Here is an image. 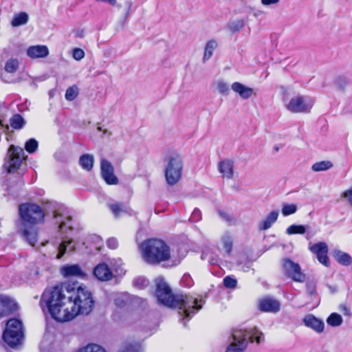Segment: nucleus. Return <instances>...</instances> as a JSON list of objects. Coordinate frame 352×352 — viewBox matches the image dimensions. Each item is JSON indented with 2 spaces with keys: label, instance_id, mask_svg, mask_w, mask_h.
I'll list each match as a JSON object with an SVG mask.
<instances>
[{
  "label": "nucleus",
  "instance_id": "1",
  "mask_svg": "<svg viewBox=\"0 0 352 352\" xmlns=\"http://www.w3.org/2000/svg\"><path fill=\"white\" fill-rule=\"evenodd\" d=\"M47 307L52 317L58 322H67L78 315H88L94 307L91 293L81 286L70 284L56 285L46 289L40 300Z\"/></svg>",
  "mask_w": 352,
  "mask_h": 352
},
{
  "label": "nucleus",
  "instance_id": "2",
  "mask_svg": "<svg viewBox=\"0 0 352 352\" xmlns=\"http://www.w3.org/2000/svg\"><path fill=\"white\" fill-rule=\"evenodd\" d=\"M155 296L158 303L168 307L177 308L179 313L184 317H190L201 309V302L191 296L173 294L170 287L162 278L155 280Z\"/></svg>",
  "mask_w": 352,
  "mask_h": 352
},
{
  "label": "nucleus",
  "instance_id": "3",
  "mask_svg": "<svg viewBox=\"0 0 352 352\" xmlns=\"http://www.w3.org/2000/svg\"><path fill=\"white\" fill-rule=\"evenodd\" d=\"M53 219L54 225L57 226L58 232L61 235V239H56L54 242L56 258L60 259L65 254L76 250V243L68 236L69 232L73 230L72 218L67 209L59 208L54 211Z\"/></svg>",
  "mask_w": 352,
  "mask_h": 352
},
{
  "label": "nucleus",
  "instance_id": "4",
  "mask_svg": "<svg viewBox=\"0 0 352 352\" xmlns=\"http://www.w3.org/2000/svg\"><path fill=\"white\" fill-rule=\"evenodd\" d=\"M19 215L23 220L21 232L23 237L32 246L37 241V229L35 225L44 221L45 214L41 207L34 204H21Z\"/></svg>",
  "mask_w": 352,
  "mask_h": 352
},
{
  "label": "nucleus",
  "instance_id": "5",
  "mask_svg": "<svg viewBox=\"0 0 352 352\" xmlns=\"http://www.w3.org/2000/svg\"><path fill=\"white\" fill-rule=\"evenodd\" d=\"M143 260L149 264H159L170 258L169 247L162 240L149 239L140 245Z\"/></svg>",
  "mask_w": 352,
  "mask_h": 352
},
{
  "label": "nucleus",
  "instance_id": "6",
  "mask_svg": "<svg viewBox=\"0 0 352 352\" xmlns=\"http://www.w3.org/2000/svg\"><path fill=\"white\" fill-rule=\"evenodd\" d=\"M264 340L262 332L254 328L250 330L235 329L232 331L230 344L226 349V352H243L249 342H256L260 344Z\"/></svg>",
  "mask_w": 352,
  "mask_h": 352
},
{
  "label": "nucleus",
  "instance_id": "7",
  "mask_svg": "<svg viewBox=\"0 0 352 352\" xmlns=\"http://www.w3.org/2000/svg\"><path fill=\"white\" fill-rule=\"evenodd\" d=\"M23 336L21 322L15 318L9 320L3 333L4 342L10 346L14 347L21 344Z\"/></svg>",
  "mask_w": 352,
  "mask_h": 352
},
{
  "label": "nucleus",
  "instance_id": "8",
  "mask_svg": "<svg viewBox=\"0 0 352 352\" xmlns=\"http://www.w3.org/2000/svg\"><path fill=\"white\" fill-rule=\"evenodd\" d=\"M184 162L179 155L171 156L165 168V178L167 184L173 186L182 178Z\"/></svg>",
  "mask_w": 352,
  "mask_h": 352
},
{
  "label": "nucleus",
  "instance_id": "9",
  "mask_svg": "<svg viewBox=\"0 0 352 352\" xmlns=\"http://www.w3.org/2000/svg\"><path fill=\"white\" fill-rule=\"evenodd\" d=\"M26 158L27 156L21 147L11 145L8 150L7 158L3 167L8 173H14L20 168Z\"/></svg>",
  "mask_w": 352,
  "mask_h": 352
},
{
  "label": "nucleus",
  "instance_id": "10",
  "mask_svg": "<svg viewBox=\"0 0 352 352\" xmlns=\"http://www.w3.org/2000/svg\"><path fill=\"white\" fill-rule=\"evenodd\" d=\"M314 104V101L309 97L297 95L292 97L287 103L286 109L294 113H306L310 112Z\"/></svg>",
  "mask_w": 352,
  "mask_h": 352
},
{
  "label": "nucleus",
  "instance_id": "11",
  "mask_svg": "<svg viewBox=\"0 0 352 352\" xmlns=\"http://www.w3.org/2000/svg\"><path fill=\"white\" fill-rule=\"evenodd\" d=\"M284 273L294 281L303 283L305 280V274L301 272L300 265L289 258L283 261Z\"/></svg>",
  "mask_w": 352,
  "mask_h": 352
},
{
  "label": "nucleus",
  "instance_id": "12",
  "mask_svg": "<svg viewBox=\"0 0 352 352\" xmlns=\"http://www.w3.org/2000/svg\"><path fill=\"white\" fill-rule=\"evenodd\" d=\"M309 250L316 255L318 261L326 267H329L330 262L327 256L328 246L324 242L309 244Z\"/></svg>",
  "mask_w": 352,
  "mask_h": 352
},
{
  "label": "nucleus",
  "instance_id": "13",
  "mask_svg": "<svg viewBox=\"0 0 352 352\" xmlns=\"http://www.w3.org/2000/svg\"><path fill=\"white\" fill-rule=\"evenodd\" d=\"M101 176L109 185H116L118 179L114 174V168L111 164L107 160L102 159L100 162Z\"/></svg>",
  "mask_w": 352,
  "mask_h": 352
},
{
  "label": "nucleus",
  "instance_id": "14",
  "mask_svg": "<svg viewBox=\"0 0 352 352\" xmlns=\"http://www.w3.org/2000/svg\"><path fill=\"white\" fill-rule=\"evenodd\" d=\"M258 308L262 312L275 314L280 311V303L275 298L267 297L258 301Z\"/></svg>",
  "mask_w": 352,
  "mask_h": 352
},
{
  "label": "nucleus",
  "instance_id": "15",
  "mask_svg": "<svg viewBox=\"0 0 352 352\" xmlns=\"http://www.w3.org/2000/svg\"><path fill=\"white\" fill-rule=\"evenodd\" d=\"M94 276L100 281H108L113 278L111 267L105 263L98 264L93 270Z\"/></svg>",
  "mask_w": 352,
  "mask_h": 352
},
{
  "label": "nucleus",
  "instance_id": "16",
  "mask_svg": "<svg viewBox=\"0 0 352 352\" xmlns=\"http://www.w3.org/2000/svg\"><path fill=\"white\" fill-rule=\"evenodd\" d=\"M302 321L306 327L311 328L317 333H322L324 331V324L323 321L313 314L307 315Z\"/></svg>",
  "mask_w": 352,
  "mask_h": 352
},
{
  "label": "nucleus",
  "instance_id": "17",
  "mask_svg": "<svg viewBox=\"0 0 352 352\" xmlns=\"http://www.w3.org/2000/svg\"><path fill=\"white\" fill-rule=\"evenodd\" d=\"M26 53L28 56L32 59L43 58L49 55V50L46 45H32L27 49Z\"/></svg>",
  "mask_w": 352,
  "mask_h": 352
},
{
  "label": "nucleus",
  "instance_id": "18",
  "mask_svg": "<svg viewBox=\"0 0 352 352\" xmlns=\"http://www.w3.org/2000/svg\"><path fill=\"white\" fill-rule=\"evenodd\" d=\"M60 272L65 277L76 276L79 278H84L86 276V274L77 264L64 265L61 268Z\"/></svg>",
  "mask_w": 352,
  "mask_h": 352
},
{
  "label": "nucleus",
  "instance_id": "19",
  "mask_svg": "<svg viewBox=\"0 0 352 352\" xmlns=\"http://www.w3.org/2000/svg\"><path fill=\"white\" fill-rule=\"evenodd\" d=\"M231 89L233 91L238 94L239 96L243 100L250 98L254 94V89L245 85L235 82L232 84Z\"/></svg>",
  "mask_w": 352,
  "mask_h": 352
},
{
  "label": "nucleus",
  "instance_id": "20",
  "mask_svg": "<svg viewBox=\"0 0 352 352\" xmlns=\"http://www.w3.org/2000/svg\"><path fill=\"white\" fill-rule=\"evenodd\" d=\"M279 212L278 210L272 211L263 220L259 222V230H266L272 227V226L277 221Z\"/></svg>",
  "mask_w": 352,
  "mask_h": 352
},
{
  "label": "nucleus",
  "instance_id": "21",
  "mask_svg": "<svg viewBox=\"0 0 352 352\" xmlns=\"http://www.w3.org/2000/svg\"><path fill=\"white\" fill-rule=\"evenodd\" d=\"M332 256L339 264L343 266H349L352 263V257L348 253L341 250H333Z\"/></svg>",
  "mask_w": 352,
  "mask_h": 352
},
{
  "label": "nucleus",
  "instance_id": "22",
  "mask_svg": "<svg viewBox=\"0 0 352 352\" xmlns=\"http://www.w3.org/2000/svg\"><path fill=\"white\" fill-rule=\"evenodd\" d=\"M219 170L223 177L231 179L234 174L233 162L229 160L221 161L219 164Z\"/></svg>",
  "mask_w": 352,
  "mask_h": 352
},
{
  "label": "nucleus",
  "instance_id": "23",
  "mask_svg": "<svg viewBox=\"0 0 352 352\" xmlns=\"http://www.w3.org/2000/svg\"><path fill=\"white\" fill-rule=\"evenodd\" d=\"M108 206L116 217H119L124 213H130L131 211L129 207L122 202L111 203Z\"/></svg>",
  "mask_w": 352,
  "mask_h": 352
},
{
  "label": "nucleus",
  "instance_id": "24",
  "mask_svg": "<svg viewBox=\"0 0 352 352\" xmlns=\"http://www.w3.org/2000/svg\"><path fill=\"white\" fill-rule=\"evenodd\" d=\"M217 47L218 43L215 40H210L206 43L202 59L204 63L208 61L212 56L213 52Z\"/></svg>",
  "mask_w": 352,
  "mask_h": 352
},
{
  "label": "nucleus",
  "instance_id": "25",
  "mask_svg": "<svg viewBox=\"0 0 352 352\" xmlns=\"http://www.w3.org/2000/svg\"><path fill=\"white\" fill-rule=\"evenodd\" d=\"M94 163V157L90 154H84L80 157L79 164L84 169L89 171L92 169Z\"/></svg>",
  "mask_w": 352,
  "mask_h": 352
},
{
  "label": "nucleus",
  "instance_id": "26",
  "mask_svg": "<svg viewBox=\"0 0 352 352\" xmlns=\"http://www.w3.org/2000/svg\"><path fill=\"white\" fill-rule=\"evenodd\" d=\"M120 352H141L142 347L139 342H126L122 344Z\"/></svg>",
  "mask_w": 352,
  "mask_h": 352
},
{
  "label": "nucleus",
  "instance_id": "27",
  "mask_svg": "<svg viewBox=\"0 0 352 352\" xmlns=\"http://www.w3.org/2000/svg\"><path fill=\"white\" fill-rule=\"evenodd\" d=\"M221 241L226 253L230 254L232 249V236L228 232H225L221 237Z\"/></svg>",
  "mask_w": 352,
  "mask_h": 352
},
{
  "label": "nucleus",
  "instance_id": "28",
  "mask_svg": "<svg viewBox=\"0 0 352 352\" xmlns=\"http://www.w3.org/2000/svg\"><path fill=\"white\" fill-rule=\"evenodd\" d=\"M333 166L330 161H321L312 165L311 169L315 172L324 171L329 170Z\"/></svg>",
  "mask_w": 352,
  "mask_h": 352
},
{
  "label": "nucleus",
  "instance_id": "29",
  "mask_svg": "<svg viewBox=\"0 0 352 352\" xmlns=\"http://www.w3.org/2000/svg\"><path fill=\"white\" fill-rule=\"evenodd\" d=\"M306 232V227L302 225H292L286 230V233L289 235L300 234H303Z\"/></svg>",
  "mask_w": 352,
  "mask_h": 352
},
{
  "label": "nucleus",
  "instance_id": "30",
  "mask_svg": "<svg viewBox=\"0 0 352 352\" xmlns=\"http://www.w3.org/2000/svg\"><path fill=\"white\" fill-rule=\"evenodd\" d=\"M327 322L330 326L338 327L342 323V318L340 314L333 313L328 317Z\"/></svg>",
  "mask_w": 352,
  "mask_h": 352
},
{
  "label": "nucleus",
  "instance_id": "31",
  "mask_svg": "<svg viewBox=\"0 0 352 352\" xmlns=\"http://www.w3.org/2000/svg\"><path fill=\"white\" fill-rule=\"evenodd\" d=\"M297 206L294 204L284 203L282 206L281 212L283 216L287 217L296 213Z\"/></svg>",
  "mask_w": 352,
  "mask_h": 352
},
{
  "label": "nucleus",
  "instance_id": "32",
  "mask_svg": "<svg viewBox=\"0 0 352 352\" xmlns=\"http://www.w3.org/2000/svg\"><path fill=\"white\" fill-rule=\"evenodd\" d=\"M24 124V120L19 114H15L10 119V125L15 129H19L23 127Z\"/></svg>",
  "mask_w": 352,
  "mask_h": 352
},
{
  "label": "nucleus",
  "instance_id": "33",
  "mask_svg": "<svg viewBox=\"0 0 352 352\" xmlns=\"http://www.w3.org/2000/svg\"><path fill=\"white\" fill-rule=\"evenodd\" d=\"M19 67L17 59L11 58L8 60L5 65V70L8 73H14Z\"/></svg>",
  "mask_w": 352,
  "mask_h": 352
},
{
  "label": "nucleus",
  "instance_id": "34",
  "mask_svg": "<svg viewBox=\"0 0 352 352\" xmlns=\"http://www.w3.org/2000/svg\"><path fill=\"white\" fill-rule=\"evenodd\" d=\"M78 94V89L77 86L73 85L66 90L65 97L67 100L72 101L77 97Z\"/></svg>",
  "mask_w": 352,
  "mask_h": 352
},
{
  "label": "nucleus",
  "instance_id": "35",
  "mask_svg": "<svg viewBox=\"0 0 352 352\" xmlns=\"http://www.w3.org/2000/svg\"><path fill=\"white\" fill-rule=\"evenodd\" d=\"M78 352H106L100 346L96 344H89L80 349Z\"/></svg>",
  "mask_w": 352,
  "mask_h": 352
},
{
  "label": "nucleus",
  "instance_id": "36",
  "mask_svg": "<svg viewBox=\"0 0 352 352\" xmlns=\"http://www.w3.org/2000/svg\"><path fill=\"white\" fill-rule=\"evenodd\" d=\"M316 281L314 280H307L306 283V292L309 296H315L317 294Z\"/></svg>",
  "mask_w": 352,
  "mask_h": 352
},
{
  "label": "nucleus",
  "instance_id": "37",
  "mask_svg": "<svg viewBox=\"0 0 352 352\" xmlns=\"http://www.w3.org/2000/svg\"><path fill=\"white\" fill-rule=\"evenodd\" d=\"M38 142L34 139H30L25 144V148L29 153H34L38 148Z\"/></svg>",
  "mask_w": 352,
  "mask_h": 352
},
{
  "label": "nucleus",
  "instance_id": "38",
  "mask_svg": "<svg viewBox=\"0 0 352 352\" xmlns=\"http://www.w3.org/2000/svg\"><path fill=\"white\" fill-rule=\"evenodd\" d=\"M217 91L222 94L228 95L230 91L228 85L223 80H219L215 82Z\"/></svg>",
  "mask_w": 352,
  "mask_h": 352
},
{
  "label": "nucleus",
  "instance_id": "39",
  "mask_svg": "<svg viewBox=\"0 0 352 352\" xmlns=\"http://www.w3.org/2000/svg\"><path fill=\"white\" fill-rule=\"evenodd\" d=\"M1 305L5 307L8 310L14 309L15 304L14 302L8 297H2L1 300Z\"/></svg>",
  "mask_w": 352,
  "mask_h": 352
},
{
  "label": "nucleus",
  "instance_id": "40",
  "mask_svg": "<svg viewBox=\"0 0 352 352\" xmlns=\"http://www.w3.org/2000/svg\"><path fill=\"white\" fill-rule=\"evenodd\" d=\"M28 14L22 12L16 14L11 22H28Z\"/></svg>",
  "mask_w": 352,
  "mask_h": 352
},
{
  "label": "nucleus",
  "instance_id": "41",
  "mask_svg": "<svg viewBox=\"0 0 352 352\" xmlns=\"http://www.w3.org/2000/svg\"><path fill=\"white\" fill-rule=\"evenodd\" d=\"M236 280L228 276L223 279V284L227 288H235L236 286Z\"/></svg>",
  "mask_w": 352,
  "mask_h": 352
},
{
  "label": "nucleus",
  "instance_id": "42",
  "mask_svg": "<svg viewBox=\"0 0 352 352\" xmlns=\"http://www.w3.org/2000/svg\"><path fill=\"white\" fill-rule=\"evenodd\" d=\"M72 56L76 60H80L85 56L84 51L80 48H74L72 52Z\"/></svg>",
  "mask_w": 352,
  "mask_h": 352
},
{
  "label": "nucleus",
  "instance_id": "43",
  "mask_svg": "<svg viewBox=\"0 0 352 352\" xmlns=\"http://www.w3.org/2000/svg\"><path fill=\"white\" fill-rule=\"evenodd\" d=\"M114 303L118 307H123L126 305V301L123 295H118L114 299Z\"/></svg>",
  "mask_w": 352,
  "mask_h": 352
},
{
  "label": "nucleus",
  "instance_id": "44",
  "mask_svg": "<svg viewBox=\"0 0 352 352\" xmlns=\"http://www.w3.org/2000/svg\"><path fill=\"white\" fill-rule=\"evenodd\" d=\"M243 28V23H228L227 29L231 33H235Z\"/></svg>",
  "mask_w": 352,
  "mask_h": 352
},
{
  "label": "nucleus",
  "instance_id": "45",
  "mask_svg": "<svg viewBox=\"0 0 352 352\" xmlns=\"http://www.w3.org/2000/svg\"><path fill=\"white\" fill-rule=\"evenodd\" d=\"M201 219V211L199 209L195 208L193 210V212H192V214L190 216V220L192 222H197V221H200Z\"/></svg>",
  "mask_w": 352,
  "mask_h": 352
},
{
  "label": "nucleus",
  "instance_id": "46",
  "mask_svg": "<svg viewBox=\"0 0 352 352\" xmlns=\"http://www.w3.org/2000/svg\"><path fill=\"white\" fill-rule=\"evenodd\" d=\"M124 6L126 8V12L124 14V19H126L129 15L131 13V10L133 6V2L131 0H125L124 3Z\"/></svg>",
  "mask_w": 352,
  "mask_h": 352
},
{
  "label": "nucleus",
  "instance_id": "47",
  "mask_svg": "<svg viewBox=\"0 0 352 352\" xmlns=\"http://www.w3.org/2000/svg\"><path fill=\"white\" fill-rule=\"evenodd\" d=\"M342 197L344 198L351 206H352V187L345 190Z\"/></svg>",
  "mask_w": 352,
  "mask_h": 352
},
{
  "label": "nucleus",
  "instance_id": "48",
  "mask_svg": "<svg viewBox=\"0 0 352 352\" xmlns=\"http://www.w3.org/2000/svg\"><path fill=\"white\" fill-rule=\"evenodd\" d=\"M93 240L96 243V247H95L96 250L97 251H100L101 248L103 245L102 239H101L100 236L95 235L93 236Z\"/></svg>",
  "mask_w": 352,
  "mask_h": 352
},
{
  "label": "nucleus",
  "instance_id": "49",
  "mask_svg": "<svg viewBox=\"0 0 352 352\" xmlns=\"http://www.w3.org/2000/svg\"><path fill=\"white\" fill-rule=\"evenodd\" d=\"M107 246L111 249H116L118 245V240L115 238H110L107 241Z\"/></svg>",
  "mask_w": 352,
  "mask_h": 352
},
{
  "label": "nucleus",
  "instance_id": "50",
  "mask_svg": "<svg viewBox=\"0 0 352 352\" xmlns=\"http://www.w3.org/2000/svg\"><path fill=\"white\" fill-rule=\"evenodd\" d=\"M339 309H340V311H342L344 315L348 316L351 315L350 309L346 307V305H344V304L340 305Z\"/></svg>",
  "mask_w": 352,
  "mask_h": 352
},
{
  "label": "nucleus",
  "instance_id": "51",
  "mask_svg": "<svg viewBox=\"0 0 352 352\" xmlns=\"http://www.w3.org/2000/svg\"><path fill=\"white\" fill-rule=\"evenodd\" d=\"M219 215L220 217L223 219L225 220L226 221L228 222V223H231L232 221V218L226 212H219Z\"/></svg>",
  "mask_w": 352,
  "mask_h": 352
},
{
  "label": "nucleus",
  "instance_id": "52",
  "mask_svg": "<svg viewBox=\"0 0 352 352\" xmlns=\"http://www.w3.org/2000/svg\"><path fill=\"white\" fill-rule=\"evenodd\" d=\"M97 3L104 2L109 4L111 6H117V0H95Z\"/></svg>",
  "mask_w": 352,
  "mask_h": 352
},
{
  "label": "nucleus",
  "instance_id": "53",
  "mask_svg": "<svg viewBox=\"0 0 352 352\" xmlns=\"http://www.w3.org/2000/svg\"><path fill=\"white\" fill-rule=\"evenodd\" d=\"M280 0H261V3L264 6H270L272 4H276L279 2Z\"/></svg>",
  "mask_w": 352,
  "mask_h": 352
},
{
  "label": "nucleus",
  "instance_id": "54",
  "mask_svg": "<svg viewBox=\"0 0 352 352\" xmlns=\"http://www.w3.org/2000/svg\"><path fill=\"white\" fill-rule=\"evenodd\" d=\"M76 36L78 37H83L84 36V31L82 30H76Z\"/></svg>",
  "mask_w": 352,
  "mask_h": 352
},
{
  "label": "nucleus",
  "instance_id": "55",
  "mask_svg": "<svg viewBox=\"0 0 352 352\" xmlns=\"http://www.w3.org/2000/svg\"><path fill=\"white\" fill-rule=\"evenodd\" d=\"M3 124L2 122V121L0 120V129L3 128Z\"/></svg>",
  "mask_w": 352,
  "mask_h": 352
},
{
  "label": "nucleus",
  "instance_id": "56",
  "mask_svg": "<svg viewBox=\"0 0 352 352\" xmlns=\"http://www.w3.org/2000/svg\"><path fill=\"white\" fill-rule=\"evenodd\" d=\"M13 26H17L19 25H21V23H12Z\"/></svg>",
  "mask_w": 352,
  "mask_h": 352
},
{
  "label": "nucleus",
  "instance_id": "57",
  "mask_svg": "<svg viewBox=\"0 0 352 352\" xmlns=\"http://www.w3.org/2000/svg\"><path fill=\"white\" fill-rule=\"evenodd\" d=\"M97 129H98V131H102V127H101V126H98V127H97Z\"/></svg>",
  "mask_w": 352,
  "mask_h": 352
},
{
  "label": "nucleus",
  "instance_id": "58",
  "mask_svg": "<svg viewBox=\"0 0 352 352\" xmlns=\"http://www.w3.org/2000/svg\"><path fill=\"white\" fill-rule=\"evenodd\" d=\"M103 132H104V133L105 134V133H107V130H104Z\"/></svg>",
  "mask_w": 352,
  "mask_h": 352
}]
</instances>
